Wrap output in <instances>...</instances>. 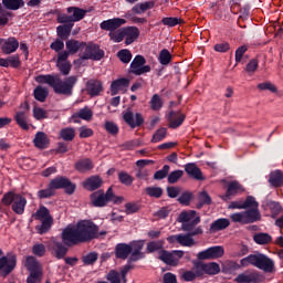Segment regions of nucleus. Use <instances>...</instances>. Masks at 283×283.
Listing matches in <instances>:
<instances>
[{"instance_id": "obj_59", "label": "nucleus", "mask_w": 283, "mask_h": 283, "mask_svg": "<svg viewBox=\"0 0 283 283\" xmlns=\"http://www.w3.org/2000/svg\"><path fill=\"white\" fill-rule=\"evenodd\" d=\"M167 136V128H159L153 136V143H160Z\"/></svg>"}, {"instance_id": "obj_29", "label": "nucleus", "mask_w": 283, "mask_h": 283, "mask_svg": "<svg viewBox=\"0 0 283 283\" xmlns=\"http://www.w3.org/2000/svg\"><path fill=\"white\" fill-rule=\"evenodd\" d=\"M129 253H132V247L129 244L119 243L115 248V255L119 258V260H127Z\"/></svg>"}, {"instance_id": "obj_30", "label": "nucleus", "mask_w": 283, "mask_h": 283, "mask_svg": "<svg viewBox=\"0 0 283 283\" xmlns=\"http://www.w3.org/2000/svg\"><path fill=\"white\" fill-rule=\"evenodd\" d=\"M186 174L188 176H191V178H195V180H205V177H202V171L196 164H187L185 167Z\"/></svg>"}, {"instance_id": "obj_39", "label": "nucleus", "mask_w": 283, "mask_h": 283, "mask_svg": "<svg viewBox=\"0 0 283 283\" xmlns=\"http://www.w3.org/2000/svg\"><path fill=\"white\" fill-rule=\"evenodd\" d=\"M201 270L208 275H218L220 273V265L216 262L201 264Z\"/></svg>"}, {"instance_id": "obj_42", "label": "nucleus", "mask_w": 283, "mask_h": 283, "mask_svg": "<svg viewBox=\"0 0 283 283\" xmlns=\"http://www.w3.org/2000/svg\"><path fill=\"white\" fill-rule=\"evenodd\" d=\"M72 28H74L73 23L59 25L57 36H60V39H67V36H70V33L72 32Z\"/></svg>"}, {"instance_id": "obj_24", "label": "nucleus", "mask_w": 283, "mask_h": 283, "mask_svg": "<svg viewBox=\"0 0 283 283\" xmlns=\"http://www.w3.org/2000/svg\"><path fill=\"white\" fill-rule=\"evenodd\" d=\"M229 209H258V201L253 197H248L243 203L238 201L231 202Z\"/></svg>"}, {"instance_id": "obj_32", "label": "nucleus", "mask_w": 283, "mask_h": 283, "mask_svg": "<svg viewBox=\"0 0 283 283\" xmlns=\"http://www.w3.org/2000/svg\"><path fill=\"white\" fill-rule=\"evenodd\" d=\"M92 116H94V113L92 109L85 107L78 111V113H75L72 117L71 120L73 123H77V118H82V120H92Z\"/></svg>"}, {"instance_id": "obj_28", "label": "nucleus", "mask_w": 283, "mask_h": 283, "mask_svg": "<svg viewBox=\"0 0 283 283\" xmlns=\"http://www.w3.org/2000/svg\"><path fill=\"white\" fill-rule=\"evenodd\" d=\"M130 247L132 251V256L130 260H140L143 258V247H145V241H134L133 243L128 244Z\"/></svg>"}, {"instance_id": "obj_16", "label": "nucleus", "mask_w": 283, "mask_h": 283, "mask_svg": "<svg viewBox=\"0 0 283 283\" xmlns=\"http://www.w3.org/2000/svg\"><path fill=\"white\" fill-rule=\"evenodd\" d=\"M123 118L132 129H136V127H140L143 123H145V119L143 118V115L140 113L134 114L132 111L127 109L123 113Z\"/></svg>"}, {"instance_id": "obj_43", "label": "nucleus", "mask_w": 283, "mask_h": 283, "mask_svg": "<svg viewBox=\"0 0 283 283\" xmlns=\"http://www.w3.org/2000/svg\"><path fill=\"white\" fill-rule=\"evenodd\" d=\"M256 88L260 92H271L272 94H277V86L271 82L259 83Z\"/></svg>"}, {"instance_id": "obj_5", "label": "nucleus", "mask_w": 283, "mask_h": 283, "mask_svg": "<svg viewBox=\"0 0 283 283\" xmlns=\"http://www.w3.org/2000/svg\"><path fill=\"white\" fill-rule=\"evenodd\" d=\"M178 222H181L182 231H193L195 227L200 224V214L196 210L182 211L178 217Z\"/></svg>"}, {"instance_id": "obj_56", "label": "nucleus", "mask_w": 283, "mask_h": 283, "mask_svg": "<svg viewBox=\"0 0 283 283\" xmlns=\"http://www.w3.org/2000/svg\"><path fill=\"white\" fill-rule=\"evenodd\" d=\"M33 117L35 118V120H43V118H48V111L35 106L33 108Z\"/></svg>"}, {"instance_id": "obj_19", "label": "nucleus", "mask_w": 283, "mask_h": 283, "mask_svg": "<svg viewBox=\"0 0 283 283\" xmlns=\"http://www.w3.org/2000/svg\"><path fill=\"white\" fill-rule=\"evenodd\" d=\"M244 191V187L240 185L238 181H230L228 184V189L226 195L222 196L223 200H231L233 196H238V193H242Z\"/></svg>"}, {"instance_id": "obj_54", "label": "nucleus", "mask_w": 283, "mask_h": 283, "mask_svg": "<svg viewBox=\"0 0 283 283\" xmlns=\"http://www.w3.org/2000/svg\"><path fill=\"white\" fill-rule=\"evenodd\" d=\"M117 56L122 63H129L132 61V52L127 49H123L117 53Z\"/></svg>"}, {"instance_id": "obj_1", "label": "nucleus", "mask_w": 283, "mask_h": 283, "mask_svg": "<svg viewBox=\"0 0 283 283\" xmlns=\"http://www.w3.org/2000/svg\"><path fill=\"white\" fill-rule=\"evenodd\" d=\"M98 226L92 221H80L76 226H69L62 232V240L67 247L72 244H78L81 242H87L98 238Z\"/></svg>"}, {"instance_id": "obj_4", "label": "nucleus", "mask_w": 283, "mask_h": 283, "mask_svg": "<svg viewBox=\"0 0 283 283\" xmlns=\"http://www.w3.org/2000/svg\"><path fill=\"white\" fill-rule=\"evenodd\" d=\"M2 205H6V207H10V205H12V211H14V213H18V216H22V213L25 211L28 200L25 199V197L10 191L3 196Z\"/></svg>"}, {"instance_id": "obj_36", "label": "nucleus", "mask_w": 283, "mask_h": 283, "mask_svg": "<svg viewBox=\"0 0 283 283\" xmlns=\"http://www.w3.org/2000/svg\"><path fill=\"white\" fill-rule=\"evenodd\" d=\"M15 123H18L19 127H21V129H24L25 132H28V129H30V124H28V113L25 112H18L15 114Z\"/></svg>"}, {"instance_id": "obj_15", "label": "nucleus", "mask_w": 283, "mask_h": 283, "mask_svg": "<svg viewBox=\"0 0 283 283\" xmlns=\"http://www.w3.org/2000/svg\"><path fill=\"white\" fill-rule=\"evenodd\" d=\"M50 185L54 190L65 189L66 193H72L76 189V186L65 177H56L51 180Z\"/></svg>"}, {"instance_id": "obj_49", "label": "nucleus", "mask_w": 283, "mask_h": 283, "mask_svg": "<svg viewBox=\"0 0 283 283\" xmlns=\"http://www.w3.org/2000/svg\"><path fill=\"white\" fill-rule=\"evenodd\" d=\"M158 61L161 65H169L171 63V53H169V50L163 49L159 53Z\"/></svg>"}, {"instance_id": "obj_46", "label": "nucleus", "mask_w": 283, "mask_h": 283, "mask_svg": "<svg viewBox=\"0 0 283 283\" xmlns=\"http://www.w3.org/2000/svg\"><path fill=\"white\" fill-rule=\"evenodd\" d=\"M253 240L256 244H269L273 238H271L269 233L260 232L254 234Z\"/></svg>"}, {"instance_id": "obj_6", "label": "nucleus", "mask_w": 283, "mask_h": 283, "mask_svg": "<svg viewBox=\"0 0 283 283\" xmlns=\"http://www.w3.org/2000/svg\"><path fill=\"white\" fill-rule=\"evenodd\" d=\"M202 227H197L193 230H190L189 234H175L167 238L168 242L170 244H180V247H193L196 244V241H193V238L191 235H202Z\"/></svg>"}, {"instance_id": "obj_21", "label": "nucleus", "mask_w": 283, "mask_h": 283, "mask_svg": "<svg viewBox=\"0 0 283 283\" xmlns=\"http://www.w3.org/2000/svg\"><path fill=\"white\" fill-rule=\"evenodd\" d=\"M238 283H260V275L258 272H243L235 277Z\"/></svg>"}, {"instance_id": "obj_35", "label": "nucleus", "mask_w": 283, "mask_h": 283, "mask_svg": "<svg viewBox=\"0 0 283 283\" xmlns=\"http://www.w3.org/2000/svg\"><path fill=\"white\" fill-rule=\"evenodd\" d=\"M272 187H283V172L281 170H274L270 174L269 179Z\"/></svg>"}, {"instance_id": "obj_51", "label": "nucleus", "mask_w": 283, "mask_h": 283, "mask_svg": "<svg viewBox=\"0 0 283 283\" xmlns=\"http://www.w3.org/2000/svg\"><path fill=\"white\" fill-rule=\"evenodd\" d=\"M164 245H165V241L163 240L151 241L147 244V252L154 253L155 251H160V249H163Z\"/></svg>"}, {"instance_id": "obj_57", "label": "nucleus", "mask_w": 283, "mask_h": 283, "mask_svg": "<svg viewBox=\"0 0 283 283\" xmlns=\"http://www.w3.org/2000/svg\"><path fill=\"white\" fill-rule=\"evenodd\" d=\"M42 275H43L42 270L31 272L30 276L27 279V282L28 283H41Z\"/></svg>"}, {"instance_id": "obj_10", "label": "nucleus", "mask_w": 283, "mask_h": 283, "mask_svg": "<svg viewBox=\"0 0 283 283\" xmlns=\"http://www.w3.org/2000/svg\"><path fill=\"white\" fill-rule=\"evenodd\" d=\"M182 255H185V252L180 250H175L172 252L161 250L159 252V260H161V262H164L168 266H178Z\"/></svg>"}, {"instance_id": "obj_25", "label": "nucleus", "mask_w": 283, "mask_h": 283, "mask_svg": "<svg viewBox=\"0 0 283 283\" xmlns=\"http://www.w3.org/2000/svg\"><path fill=\"white\" fill-rule=\"evenodd\" d=\"M33 144L38 149H48V147H50V137L43 132H38L33 139Z\"/></svg>"}, {"instance_id": "obj_23", "label": "nucleus", "mask_w": 283, "mask_h": 283, "mask_svg": "<svg viewBox=\"0 0 283 283\" xmlns=\"http://www.w3.org/2000/svg\"><path fill=\"white\" fill-rule=\"evenodd\" d=\"M140 36V30L136 27H126L124 28V38H126V45H132L136 39Z\"/></svg>"}, {"instance_id": "obj_7", "label": "nucleus", "mask_w": 283, "mask_h": 283, "mask_svg": "<svg viewBox=\"0 0 283 283\" xmlns=\"http://www.w3.org/2000/svg\"><path fill=\"white\" fill-rule=\"evenodd\" d=\"M34 220H40L42 222L41 226L36 227V231L43 235V233H48L52 228V216H50V210L45 207H40L39 210L33 214Z\"/></svg>"}, {"instance_id": "obj_26", "label": "nucleus", "mask_w": 283, "mask_h": 283, "mask_svg": "<svg viewBox=\"0 0 283 283\" xmlns=\"http://www.w3.org/2000/svg\"><path fill=\"white\" fill-rule=\"evenodd\" d=\"M101 185H103V179H101V177H98V176L90 177L85 181H83V187L87 191H94V190L98 189V187H101Z\"/></svg>"}, {"instance_id": "obj_63", "label": "nucleus", "mask_w": 283, "mask_h": 283, "mask_svg": "<svg viewBox=\"0 0 283 283\" xmlns=\"http://www.w3.org/2000/svg\"><path fill=\"white\" fill-rule=\"evenodd\" d=\"M8 67H20L21 66V60L19 59V55H12L7 59Z\"/></svg>"}, {"instance_id": "obj_31", "label": "nucleus", "mask_w": 283, "mask_h": 283, "mask_svg": "<svg viewBox=\"0 0 283 283\" xmlns=\"http://www.w3.org/2000/svg\"><path fill=\"white\" fill-rule=\"evenodd\" d=\"M231 224L229 219H218L210 226V233H218V231H224Z\"/></svg>"}, {"instance_id": "obj_44", "label": "nucleus", "mask_w": 283, "mask_h": 283, "mask_svg": "<svg viewBox=\"0 0 283 283\" xmlns=\"http://www.w3.org/2000/svg\"><path fill=\"white\" fill-rule=\"evenodd\" d=\"M74 136H76L74 128H63L60 132V138H62V140L72 142L74 140Z\"/></svg>"}, {"instance_id": "obj_58", "label": "nucleus", "mask_w": 283, "mask_h": 283, "mask_svg": "<svg viewBox=\"0 0 283 283\" xmlns=\"http://www.w3.org/2000/svg\"><path fill=\"white\" fill-rule=\"evenodd\" d=\"M146 193L150 196V198H160V196H163V188L148 187L146 188Z\"/></svg>"}, {"instance_id": "obj_45", "label": "nucleus", "mask_w": 283, "mask_h": 283, "mask_svg": "<svg viewBox=\"0 0 283 283\" xmlns=\"http://www.w3.org/2000/svg\"><path fill=\"white\" fill-rule=\"evenodd\" d=\"M34 98L36 101H40V103H45V99L48 98V88L43 86H38L34 90Z\"/></svg>"}, {"instance_id": "obj_40", "label": "nucleus", "mask_w": 283, "mask_h": 283, "mask_svg": "<svg viewBox=\"0 0 283 283\" xmlns=\"http://www.w3.org/2000/svg\"><path fill=\"white\" fill-rule=\"evenodd\" d=\"M2 6H4L7 10H19V8L25 6V2L23 0H2Z\"/></svg>"}, {"instance_id": "obj_47", "label": "nucleus", "mask_w": 283, "mask_h": 283, "mask_svg": "<svg viewBox=\"0 0 283 283\" xmlns=\"http://www.w3.org/2000/svg\"><path fill=\"white\" fill-rule=\"evenodd\" d=\"M109 38L114 43H120L125 39V28L109 32Z\"/></svg>"}, {"instance_id": "obj_27", "label": "nucleus", "mask_w": 283, "mask_h": 283, "mask_svg": "<svg viewBox=\"0 0 283 283\" xmlns=\"http://www.w3.org/2000/svg\"><path fill=\"white\" fill-rule=\"evenodd\" d=\"M86 90L91 96H98L103 92V83L101 81L91 80L86 84Z\"/></svg>"}, {"instance_id": "obj_52", "label": "nucleus", "mask_w": 283, "mask_h": 283, "mask_svg": "<svg viewBox=\"0 0 283 283\" xmlns=\"http://www.w3.org/2000/svg\"><path fill=\"white\" fill-rule=\"evenodd\" d=\"M163 107V99L158 94H155L150 99V108L154 112H158Z\"/></svg>"}, {"instance_id": "obj_48", "label": "nucleus", "mask_w": 283, "mask_h": 283, "mask_svg": "<svg viewBox=\"0 0 283 283\" xmlns=\"http://www.w3.org/2000/svg\"><path fill=\"white\" fill-rule=\"evenodd\" d=\"M35 81L36 83H45L46 85H50V87H53L54 82L56 81V75H38Z\"/></svg>"}, {"instance_id": "obj_55", "label": "nucleus", "mask_w": 283, "mask_h": 283, "mask_svg": "<svg viewBox=\"0 0 283 283\" xmlns=\"http://www.w3.org/2000/svg\"><path fill=\"white\" fill-rule=\"evenodd\" d=\"M104 128L106 129L107 134H112V136H116V134H118V125H116L114 122L106 120Z\"/></svg>"}, {"instance_id": "obj_12", "label": "nucleus", "mask_w": 283, "mask_h": 283, "mask_svg": "<svg viewBox=\"0 0 283 283\" xmlns=\"http://www.w3.org/2000/svg\"><path fill=\"white\" fill-rule=\"evenodd\" d=\"M17 268V255L8 253L0 258V273L1 275H10Z\"/></svg>"}, {"instance_id": "obj_53", "label": "nucleus", "mask_w": 283, "mask_h": 283, "mask_svg": "<svg viewBox=\"0 0 283 283\" xmlns=\"http://www.w3.org/2000/svg\"><path fill=\"white\" fill-rule=\"evenodd\" d=\"M53 251L59 260L65 258V254L67 253V249L61 243H55L53 247Z\"/></svg>"}, {"instance_id": "obj_9", "label": "nucleus", "mask_w": 283, "mask_h": 283, "mask_svg": "<svg viewBox=\"0 0 283 283\" xmlns=\"http://www.w3.org/2000/svg\"><path fill=\"white\" fill-rule=\"evenodd\" d=\"M74 85H76V76H70L63 82L59 78V75H55L53 90L56 94H65L66 96H70Z\"/></svg>"}, {"instance_id": "obj_50", "label": "nucleus", "mask_w": 283, "mask_h": 283, "mask_svg": "<svg viewBox=\"0 0 283 283\" xmlns=\"http://www.w3.org/2000/svg\"><path fill=\"white\" fill-rule=\"evenodd\" d=\"M25 266L27 269H29L31 273L36 271H42L41 264H39V262H36V259H34L33 256L27 258Z\"/></svg>"}, {"instance_id": "obj_3", "label": "nucleus", "mask_w": 283, "mask_h": 283, "mask_svg": "<svg viewBox=\"0 0 283 283\" xmlns=\"http://www.w3.org/2000/svg\"><path fill=\"white\" fill-rule=\"evenodd\" d=\"M108 202L120 205L123 202V197H116L112 188H108L106 193L103 190H98L91 195V205L93 207H106Z\"/></svg>"}, {"instance_id": "obj_17", "label": "nucleus", "mask_w": 283, "mask_h": 283, "mask_svg": "<svg viewBox=\"0 0 283 283\" xmlns=\"http://www.w3.org/2000/svg\"><path fill=\"white\" fill-rule=\"evenodd\" d=\"M0 49L3 54H12L15 50H19V40L17 38H0Z\"/></svg>"}, {"instance_id": "obj_13", "label": "nucleus", "mask_w": 283, "mask_h": 283, "mask_svg": "<svg viewBox=\"0 0 283 283\" xmlns=\"http://www.w3.org/2000/svg\"><path fill=\"white\" fill-rule=\"evenodd\" d=\"M224 255V248L222 245H216L208 248L197 254L198 260H218Z\"/></svg>"}, {"instance_id": "obj_38", "label": "nucleus", "mask_w": 283, "mask_h": 283, "mask_svg": "<svg viewBox=\"0 0 283 283\" xmlns=\"http://www.w3.org/2000/svg\"><path fill=\"white\" fill-rule=\"evenodd\" d=\"M154 6H155L154 1L137 3L133 7L132 12L134 14H143L144 12H147V10H151Z\"/></svg>"}, {"instance_id": "obj_60", "label": "nucleus", "mask_w": 283, "mask_h": 283, "mask_svg": "<svg viewBox=\"0 0 283 283\" xmlns=\"http://www.w3.org/2000/svg\"><path fill=\"white\" fill-rule=\"evenodd\" d=\"M185 175L182 170H175L168 176V182L170 185L176 184L177 180H180V177Z\"/></svg>"}, {"instance_id": "obj_11", "label": "nucleus", "mask_w": 283, "mask_h": 283, "mask_svg": "<svg viewBox=\"0 0 283 283\" xmlns=\"http://www.w3.org/2000/svg\"><path fill=\"white\" fill-rule=\"evenodd\" d=\"M104 54L105 53L103 51H101L98 45L88 43V44H85L84 51L82 53L80 61H87L90 59L92 61H101L103 59Z\"/></svg>"}, {"instance_id": "obj_22", "label": "nucleus", "mask_w": 283, "mask_h": 283, "mask_svg": "<svg viewBox=\"0 0 283 283\" xmlns=\"http://www.w3.org/2000/svg\"><path fill=\"white\" fill-rule=\"evenodd\" d=\"M185 114L180 113V112H170L169 113V127L171 129H178V127H180V125H182V123H185Z\"/></svg>"}, {"instance_id": "obj_64", "label": "nucleus", "mask_w": 283, "mask_h": 283, "mask_svg": "<svg viewBox=\"0 0 283 283\" xmlns=\"http://www.w3.org/2000/svg\"><path fill=\"white\" fill-rule=\"evenodd\" d=\"M108 282L111 283H120V273L112 270L108 274L107 277Z\"/></svg>"}, {"instance_id": "obj_41", "label": "nucleus", "mask_w": 283, "mask_h": 283, "mask_svg": "<svg viewBox=\"0 0 283 283\" xmlns=\"http://www.w3.org/2000/svg\"><path fill=\"white\" fill-rule=\"evenodd\" d=\"M75 169H77V171H82V172L90 171V170L94 169V164L90 159H82L75 164Z\"/></svg>"}, {"instance_id": "obj_33", "label": "nucleus", "mask_w": 283, "mask_h": 283, "mask_svg": "<svg viewBox=\"0 0 283 283\" xmlns=\"http://www.w3.org/2000/svg\"><path fill=\"white\" fill-rule=\"evenodd\" d=\"M85 42H80L76 40H69L66 41V50L69 53L71 54H76V52H78V50H85Z\"/></svg>"}, {"instance_id": "obj_62", "label": "nucleus", "mask_w": 283, "mask_h": 283, "mask_svg": "<svg viewBox=\"0 0 283 283\" xmlns=\"http://www.w3.org/2000/svg\"><path fill=\"white\" fill-rule=\"evenodd\" d=\"M118 178L122 185H126L127 187L134 182V178H132L127 172H119Z\"/></svg>"}, {"instance_id": "obj_61", "label": "nucleus", "mask_w": 283, "mask_h": 283, "mask_svg": "<svg viewBox=\"0 0 283 283\" xmlns=\"http://www.w3.org/2000/svg\"><path fill=\"white\" fill-rule=\"evenodd\" d=\"M53 195H54V188H52L51 184L46 189H42L38 192L39 198H52Z\"/></svg>"}, {"instance_id": "obj_8", "label": "nucleus", "mask_w": 283, "mask_h": 283, "mask_svg": "<svg viewBox=\"0 0 283 283\" xmlns=\"http://www.w3.org/2000/svg\"><path fill=\"white\" fill-rule=\"evenodd\" d=\"M230 220L232 222H240L241 224H251V222H258L260 220V211L258 208H250L243 212L232 213Z\"/></svg>"}, {"instance_id": "obj_34", "label": "nucleus", "mask_w": 283, "mask_h": 283, "mask_svg": "<svg viewBox=\"0 0 283 283\" xmlns=\"http://www.w3.org/2000/svg\"><path fill=\"white\" fill-rule=\"evenodd\" d=\"M67 13L71 15L72 22H75L84 19L85 14H87V11L76 7H71V8H67Z\"/></svg>"}, {"instance_id": "obj_14", "label": "nucleus", "mask_w": 283, "mask_h": 283, "mask_svg": "<svg viewBox=\"0 0 283 283\" xmlns=\"http://www.w3.org/2000/svg\"><path fill=\"white\" fill-rule=\"evenodd\" d=\"M145 57L143 55H137L130 63L132 74L140 76L142 74H147L148 72H151V67L149 65H145Z\"/></svg>"}, {"instance_id": "obj_2", "label": "nucleus", "mask_w": 283, "mask_h": 283, "mask_svg": "<svg viewBox=\"0 0 283 283\" xmlns=\"http://www.w3.org/2000/svg\"><path fill=\"white\" fill-rule=\"evenodd\" d=\"M256 266L265 273H273L275 271V263L269 256L262 253L250 254L241 260V266Z\"/></svg>"}, {"instance_id": "obj_37", "label": "nucleus", "mask_w": 283, "mask_h": 283, "mask_svg": "<svg viewBox=\"0 0 283 283\" xmlns=\"http://www.w3.org/2000/svg\"><path fill=\"white\" fill-rule=\"evenodd\" d=\"M161 23L166 25V28H176V25H182L185 20L178 17H165L161 19Z\"/></svg>"}, {"instance_id": "obj_20", "label": "nucleus", "mask_w": 283, "mask_h": 283, "mask_svg": "<svg viewBox=\"0 0 283 283\" xmlns=\"http://www.w3.org/2000/svg\"><path fill=\"white\" fill-rule=\"evenodd\" d=\"M127 87H129V80L125 77L115 80L111 84V94L112 96H116L119 92H126Z\"/></svg>"}, {"instance_id": "obj_18", "label": "nucleus", "mask_w": 283, "mask_h": 283, "mask_svg": "<svg viewBox=\"0 0 283 283\" xmlns=\"http://www.w3.org/2000/svg\"><path fill=\"white\" fill-rule=\"evenodd\" d=\"M127 23V20L123 18H115L105 20L99 24L101 30H106V32H114L120 28V25H125Z\"/></svg>"}]
</instances>
